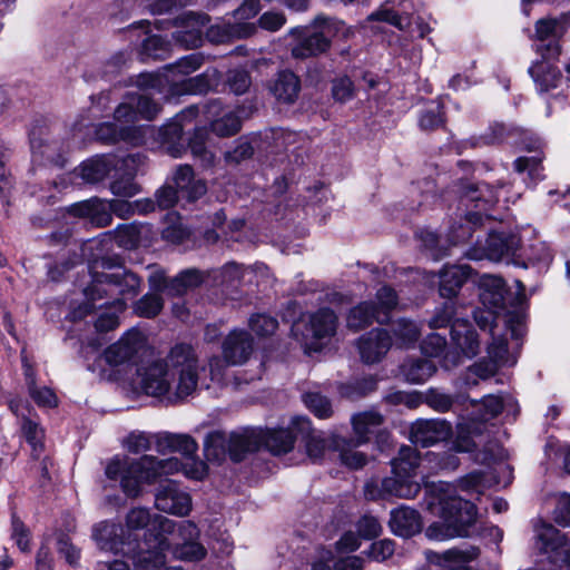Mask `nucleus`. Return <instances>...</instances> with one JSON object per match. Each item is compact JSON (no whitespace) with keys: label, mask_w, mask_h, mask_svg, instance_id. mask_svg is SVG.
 I'll list each match as a JSON object with an SVG mask.
<instances>
[{"label":"nucleus","mask_w":570,"mask_h":570,"mask_svg":"<svg viewBox=\"0 0 570 570\" xmlns=\"http://www.w3.org/2000/svg\"><path fill=\"white\" fill-rule=\"evenodd\" d=\"M197 368V356L193 347L177 344L170 350L166 361L139 368L135 385L146 395L176 403L196 391Z\"/></svg>","instance_id":"nucleus-1"},{"label":"nucleus","mask_w":570,"mask_h":570,"mask_svg":"<svg viewBox=\"0 0 570 570\" xmlns=\"http://www.w3.org/2000/svg\"><path fill=\"white\" fill-rule=\"evenodd\" d=\"M428 509L442 521L433 522L425 530L431 540L444 541L475 535L476 507L456 494V488L448 482L425 485Z\"/></svg>","instance_id":"nucleus-2"},{"label":"nucleus","mask_w":570,"mask_h":570,"mask_svg":"<svg viewBox=\"0 0 570 570\" xmlns=\"http://www.w3.org/2000/svg\"><path fill=\"white\" fill-rule=\"evenodd\" d=\"M181 469L177 458L157 459L144 455L138 460L112 459L106 466V476L110 480L120 479L122 491L128 497H137L142 483H153L158 478L174 474Z\"/></svg>","instance_id":"nucleus-3"},{"label":"nucleus","mask_w":570,"mask_h":570,"mask_svg":"<svg viewBox=\"0 0 570 570\" xmlns=\"http://www.w3.org/2000/svg\"><path fill=\"white\" fill-rule=\"evenodd\" d=\"M288 35L296 40L291 48L292 56L295 59H307L326 53L333 39H347L352 31L342 20L317 16L309 26L294 27Z\"/></svg>","instance_id":"nucleus-4"},{"label":"nucleus","mask_w":570,"mask_h":570,"mask_svg":"<svg viewBox=\"0 0 570 570\" xmlns=\"http://www.w3.org/2000/svg\"><path fill=\"white\" fill-rule=\"evenodd\" d=\"M140 288L139 277L124 268H117L114 272H95L91 275V283L85 291L86 301L72 311L73 320H81L95 308V301L105 297L114 299L131 298L136 296Z\"/></svg>","instance_id":"nucleus-5"},{"label":"nucleus","mask_w":570,"mask_h":570,"mask_svg":"<svg viewBox=\"0 0 570 570\" xmlns=\"http://www.w3.org/2000/svg\"><path fill=\"white\" fill-rule=\"evenodd\" d=\"M154 528L157 530L158 548L171 551L175 559L199 561L205 558L206 549L197 541L199 530L191 521L177 523L166 517H157Z\"/></svg>","instance_id":"nucleus-6"},{"label":"nucleus","mask_w":570,"mask_h":570,"mask_svg":"<svg viewBox=\"0 0 570 570\" xmlns=\"http://www.w3.org/2000/svg\"><path fill=\"white\" fill-rule=\"evenodd\" d=\"M337 330V316L330 308H320L309 315L305 324V331H301V324H294L293 335L308 351H320L335 335Z\"/></svg>","instance_id":"nucleus-7"},{"label":"nucleus","mask_w":570,"mask_h":570,"mask_svg":"<svg viewBox=\"0 0 570 570\" xmlns=\"http://www.w3.org/2000/svg\"><path fill=\"white\" fill-rule=\"evenodd\" d=\"M456 452H475V461L490 464L502 456V449L495 441H487L481 428L474 422L461 424L453 443Z\"/></svg>","instance_id":"nucleus-8"},{"label":"nucleus","mask_w":570,"mask_h":570,"mask_svg":"<svg viewBox=\"0 0 570 570\" xmlns=\"http://www.w3.org/2000/svg\"><path fill=\"white\" fill-rule=\"evenodd\" d=\"M421 490L417 482L406 476H386L382 480H371L364 487L365 497L370 500L413 499Z\"/></svg>","instance_id":"nucleus-9"},{"label":"nucleus","mask_w":570,"mask_h":570,"mask_svg":"<svg viewBox=\"0 0 570 570\" xmlns=\"http://www.w3.org/2000/svg\"><path fill=\"white\" fill-rule=\"evenodd\" d=\"M520 247L518 235L504 232L491 233L485 239L484 246L469 249L466 256L473 261L490 259L500 262L509 259Z\"/></svg>","instance_id":"nucleus-10"},{"label":"nucleus","mask_w":570,"mask_h":570,"mask_svg":"<svg viewBox=\"0 0 570 570\" xmlns=\"http://www.w3.org/2000/svg\"><path fill=\"white\" fill-rule=\"evenodd\" d=\"M480 554V547L474 544H461L443 552L426 550L425 559L429 563L444 570H474L470 563L476 561Z\"/></svg>","instance_id":"nucleus-11"},{"label":"nucleus","mask_w":570,"mask_h":570,"mask_svg":"<svg viewBox=\"0 0 570 570\" xmlns=\"http://www.w3.org/2000/svg\"><path fill=\"white\" fill-rule=\"evenodd\" d=\"M91 538L98 549L105 552L127 556L135 551V548L130 547V534H126V530L115 522L101 521L95 524Z\"/></svg>","instance_id":"nucleus-12"},{"label":"nucleus","mask_w":570,"mask_h":570,"mask_svg":"<svg viewBox=\"0 0 570 570\" xmlns=\"http://www.w3.org/2000/svg\"><path fill=\"white\" fill-rule=\"evenodd\" d=\"M569 14L542 18L535 23L537 52L544 59H558L561 48L558 38L563 33Z\"/></svg>","instance_id":"nucleus-13"},{"label":"nucleus","mask_w":570,"mask_h":570,"mask_svg":"<svg viewBox=\"0 0 570 570\" xmlns=\"http://www.w3.org/2000/svg\"><path fill=\"white\" fill-rule=\"evenodd\" d=\"M145 346L142 334L137 330L126 332L117 342L109 345L102 357L110 366L134 364Z\"/></svg>","instance_id":"nucleus-14"},{"label":"nucleus","mask_w":570,"mask_h":570,"mask_svg":"<svg viewBox=\"0 0 570 570\" xmlns=\"http://www.w3.org/2000/svg\"><path fill=\"white\" fill-rule=\"evenodd\" d=\"M220 104L217 101L209 102L206 106V112L209 118H214L210 122L213 132L219 137H228L237 134L242 127V120L252 115V108L237 107L234 110L222 112Z\"/></svg>","instance_id":"nucleus-15"},{"label":"nucleus","mask_w":570,"mask_h":570,"mask_svg":"<svg viewBox=\"0 0 570 570\" xmlns=\"http://www.w3.org/2000/svg\"><path fill=\"white\" fill-rule=\"evenodd\" d=\"M9 409L19 420L21 434L38 455L43 449L45 431L35 419L33 409L19 399L11 400Z\"/></svg>","instance_id":"nucleus-16"},{"label":"nucleus","mask_w":570,"mask_h":570,"mask_svg":"<svg viewBox=\"0 0 570 570\" xmlns=\"http://www.w3.org/2000/svg\"><path fill=\"white\" fill-rule=\"evenodd\" d=\"M160 111V106L149 95H129L127 101L120 104L114 114L116 120L135 122L138 116L146 120H153Z\"/></svg>","instance_id":"nucleus-17"},{"label":"nucleus","mask_w":570,"mask_h":570,"mask_svg":"<svg viewBox=\"0 0 570 570\" xmlns=\"http://www.w3.org/2000/svg\"><path fill=\"white\" fill-rule=\"evenodd\" d=\"M451 435V426L443 420H417L412 423L410 439L423 448L446 440Z\"/></svg>","instance_id":"nucleus-18"},{"label":"nucleus","mask_w":570,"mask_h":570,"mask_svg":"<svg viewBox=\"0 0 570 570\" xmlns=\"http://www.w3.org/2000/svg\"><path fill=\"white\" fill-rule=\"evenodd\" d=\"M155 505L159 511L185 515L190 511L191 500L188 493L181 491L175 482L169 481L158 489Z\"/></svg>","instance_id":"nucleus-19"},{"label":"nucleus","mask_w":570,"mask_h":570,"mask_svg":"<svg viewBox=\"0 0 570 570\" xmlns=\"http://www.w3.org/2000/svg\"><path fill=\"white\" fill-rule=\"evenodd\" d=\"M179 21L181 26L173 33L174 40L186 49H194L202 45L203 27L208 22L204 14L194 12L184 13Z\"/></svg>","instance_id":"nucleus-20"},{"label":"nucleus","mask_w":570,"mask_h":570,"mask_svg":"<svg viewBox=\"0 0 570 570\" xmlns=\"http://www.w3.org/2000/svg\"><path fill=\"white\" fill-rule=\"evenodd\" d=\"M392 341L385 330H373L358 340V351L363 362H380L391 348Z\"/></svg>","instance_id":"nucleus-21"},{"label":"nucleus","mask_w":570,"mask_h":570,"mask_svg":"<svg viewBox=\"0 0 570 570\" xmlns=\"http://www.w3.org/2000/svg\"><path fill=\"white\" fill-rule=\"evenodd\" d=\"M253 352V338L244 330H234L225 338L223 355L229 365L245 363Z\"/></svg>","instance_id":"nucleus-22"},{"label":"nucleus","mask_w":570,"mask_h":570,"mask_svg":"<svg viewBox=\"0 0 570 570\" xmlns=\"http://www.w3.org/2000/svg\"><path fill=\"white\" fill-rule=\"evenodd\" d=\"M173 179L180 197L187 202H195L207 191L206 183L203 179H195L194 170L189 165L178 166Z\"/></svg>","instance_id":"nucleus-23"},{"label":"nucleus","mask_w":570,"mask_h":570,"mask_svg":"<svg viewBox=\"0 0 570 570\" xmlns=\"http://www.w3.org/2000/svg\"><path fill=\"white\" fill-rule=\"evenodd\" d=\"M384 423V416L376 410L357 412L351 417V425L356 439V444L362 445L371 440V436L380 431Z\"/></svg>","instance_id":"nucleus-24"},{"label":"nucleus","mask_w":570,"mask_h":570,"mask_svg":"<svg viewBox=\"0 0 570 570\" xmlns=\"http://www.w3.org/2000/svg\"><path fill=\"white\" fill-rule=\"evenodd\" d=\"M451 340L458 350L466 357L479 353L480 343L473 325L463 318H455L451 325Z\"/></svg>","instance_id":"nucleus-25"},{"label":"nucleus","mask_w":570,"mask_h":570,"mask_svg":"<svg viewBox=\"0 0 570 570\" xmlns=\"http://www.w3.org/2000/svg\"><path fill=\"white\" fill-rule=\"evenodd\" d=\"M389 525L394 534L409 538L420 532L421 517L416 510L402 505L391 511Z\"/></svg>","instance_id":"nucleus-26"},{"label":"nucleus","mask_w":570,"mask_h":570,"mask_svg":"<svg viewBox=\"0 0 570 570\" xmlns=\"http://www.w3.org/2000/svg\"><path fill=\"white\" fill-rule=\"evenodd\" d=\"M551 60L541 58V60L535 61L529 68V73L539 92H548L556 89L562 79L561 71L550 62Z\"/></svg>","instance_id":"nucleus-27"},{"label":"nucleus","mask_w":570,"mask_h":570,"mask_svg":"<svg viewBox=\"0 0 570 570\" xmlns=\"http://www.w3.org/2000/svg\"><path fill=\"white\" fill-rule=\"evenodd\" d=\"M125 124L127 122L124 119L121 121L115 119L114 122H105L98 127L97 136L106 142L126 141L131 145H138L141 141L139 131L135 127L125 126Z\"/></svg>","instance_id":"nucleus-28"},{"label":"nucleus","mask_w":570,"mask_h":570,"mask_svg":"<svg viewBox=\"0 0 570 570\" xmlns=\"http://www.w3.org/2000/svg\"><path fill=\"white\" fill-rule=\"evenodd\" d=\"M470 274L471 268L468 265H454L445 267L439 275L440 295L445 298H452L456 296Z\"/></svg>","instance_id":"nucleus-29"},{"label":"nucleus","mask_w":570,"mask_h":570,"mask_svg":"<svg viewBox=\"0 0 570 570\" xmlns=\"http://www.w3.org/2000/svg\"><path fill=\"white\" fill-rule=\"evenodd\" d=\"M69 213L78 217H87L97 226L105 227L111 223V214L105 203L92 198L70 206Z\"/></svg>","instance_id":"nucleus-30"},{"label":"nucleus","mask_w":570,"mask_h":570,"mask_svg":"<svg viewBox=\"0 0 570 570\" xmlns=\"http://www.w3.org/2000/svg\"><path fill=\"white\" fill-rule=\"evenodd\" d=\"M299 90V78L289 70L278 72L271 85V91L274 97L285 104H293L298 97Z\"/></svg>","instance_id":"nucleus-31"},{"label":"nucleus","mask_w":570,"mask_h":570,"mask_svg":"<svg viewBox=\"0 0 570 570\" xmlns=\"http://www.w3.org/2000/svg\"><path fill=\"white\" fill-rule=\"evenodd\" d=\"M481 301L485 306L501 309L507 306L508 291L501 277L488 276L482 282Z\"/></svg>","instance_id":"nucleus-32"},{"label":"nucleus","mask_w":570,"mask_h":570,"mask_svg":"<svg viewBox=\"0 0 570 570\" xmlns=\"http://www.w3.org/2000/svg\"><path fill=\"white\" fill-rule=\"evenodd\" d=\"M125 307L126 303H124L122 299H114L110 304H95V308L83 317L94 313L97 308L101 309L95 322V327L98 332H108L119 326V314L125 311Z\"/></svg>","instance_id":"nucleus-33"},{"label":"nucleus","mask_w":570,"mask_h":570,"mask_svg":"<svg viewBox=\"0 0 570 570\" xmlns=\"http://www.w3.org/2000/svg\"><path fill=\"white\" fill-rule=\"evenodd\" d=\"M59 144L51 140L48 135L31 132L30 147L32 156L36 159H46L53 164H62V156L60 154Z\"/></svg>","instance_id":"nucleus-34"},{"label":"nucleus","mask_w":570,"mask_h":570,"mask_svg":"<svg viewBox=\"0 0 570 570\" xmlns=\"http://www.w3.org/2000/svg\"><path fill=\"white\" fill-rule=\"evenodd\" d=\"M155 438L157 440V448L159 451L169 450L180 452L187 458H193L198 449L196 441L186 434L166 433Z\"/></svg>","instance_id":"nucleus-35"},{"label":"nucleus","mask_w":570,"mask_h":570,"mask_svg":"<svg viewBox=\"0 0 570 570\" xmlns=\"http://www.w3.org/2000/svg\"><path fill=\"white\" fill-rule=\"evenodd\" d=\"M333 449L340 453L341 462L348 466L350 469H361L366 462V455L356 451L355 448L358 446L356 444V439L346 440L344 438L334 436L332 439Z\"/></svg>","instance_id":"nucleus-36"},{"label":"nucleus","mask_w":570,"mask_h":570,"mask_svg":"<svg viewBox=\"0 0 570 570\" xmlns=\"http://www.w3.org/2000/svg\"><path fill=\"white\" fill-rule=\"evenodd\" d=\"M376 321L384 323L381 313L375 309V305L364 302L352 308L347 316V326L354 331L362 330Z\"/></svg>","instance_id":"nucleus-37"},{"label":"nucleus","mask_w":570,"mask_h":570,"mask_svg":"<svg viewBox=\"0 0 570 570\" xmlns=\"http://www.w3.org/2000/svg\"><path fill=\"white\" fill-rule=\"evenodd\" d=\"M420 454L416 449L403 445L399 455L392 460V472L400 476L410 479L415 474V470L420 465Z\"/></svg>","instance_id":"nucleus-38"},{"label":"nucleus","mask_w":570,"mask_h":570,"mask_svg":"<svg viewBox=\"0 0 570 570\" xmlns=\"http://www.w3.org/2000/svg\"><path fill=\"white\" fill-rule=\"evenodd\" d=\"M474 420L487 422L497 417L503 410V400L499 395H487L480 401L472 400Z\"/></svg>","instance_id":"nucleus-39"},{"label":"nucleus","mask_w":570,"mask_h":570,"mask_svg":"<svg viewBox=\"0 0 570 570\" xmlns=\"http://www.w3.org/2000/svg\"><path fill=\"white\" fill-rule=\"evenodd\" d=\"M401 370L406 381L420 384L435 373L436 366L432 361L417 358L405 362Z\"/></svg>","instance_id":"nucleus-40"},{"label":"nucleus","mask_w":570,"mask_h":570,"mask_svg":"<svg viewBox=\"0 0 570 570\" xmlns=\"http://www.w3.org/2000/svg\"><path fill=\"white\" fill-rule=\"evenodd\" d=\"M203 281L204 277L200 272L197 269H186L169 281L168 294L171 296H181L198 287Z\"/></svg>","instance_id":"nucleus-41"},{"label":"nucleus","mask_w":570,"mask_h":570,"mask_svg":"<svg viewBox=\"0 0 570 570\" xmlns=\"http://www.w3.org/2000/svg\"><path fill=\"white\" fill-rule=\"evenodd\" d=\"M148 550L140 553L135 570H161L166 562L165 550L158 548L157 535L148 542Z\"/></svg>","instance_id":"nucleus-42"},{"label":"nucleus","mask_w":570,"mask_h":570,"mask_svg":"<svg viewBox=\"0 0 570 570\" xmlns=\"http://www.w3.org/2000/svg\"><path fill=\"white\" fill-rule=\"evenodd\" d=\"M110 168V161L107 158L96 157L82 163L79 175L86 183L95 184L105 179Z\"/></svg>","instance_id":"nucleus-43"},{"label":"nucleus","mask_w":570,"mask_h":570,"mask_svg":"<svg viewBox=\"0 0 570 570\" xmlns=\"http://www.w3.org/2000/svg\"><path fill=\"white\" fill-rule=\"evenodd\" d=\"M24 375L27 380L29 395L39 406L52 407L57 405L56 394L49 387L37 386L33 371L27 364H24Z\"/></svg>","instance_id":"nucleus-44"},{"label":"nucleus","mask_w":570,"mask_h":570,"mask_svg":"<svg viewBox=\"0 0 570 570\" xmlns=\"http://www.w3.org/2000/svg\"><path fill=\"white\" fill-rule=\"evenodd\" d=\"M295 442L292 431L286 429L272 430L265 438L266 448L275 455L289 452Z\"/></svg>","instance_id":"nucleus-45"},{"label":"nucleus","mask_w":570,"mask_h":570,"mask_svg":"<svg viewBox=\"0 0 570 570\" xmlns=\"http://www.w3.org/2000/svg\"><path fill=\"white\" fill-rule=\"evenodd\" d=\"M228 434L223 431H214L207 434L204 441V451L208 460H223L228 453Z\"/></svg>","instance_id":"nucleus-46"},{"label":"nucleus","mask_w":570,"mask_h":570,"mask_svg":"<svg viewBox=\"0 0 570 570\" xmlns=\"http://www.w3.org/2000/svg\"><path fill=\"white\" fill-rule=\"evenodd\" d=\"M255 446V440L246 433L228 434V454L234 462L242 461L245 454L253 451Z\"/></svg>","instance_id":"nucleus-47"},{"label":"nucleus","mask_w":570,"mask_h":570,"mask_svg":"<svg viewBox=\"0 0 570 570\" xmlns=\"http://www.w3.org/2000/svg\"><path fill=\"white\" fill-rule=\"evenodd\" d=\"M198 109L195 106L188 107L181 112L177 114L173 121L166 125L163 129V137L166 141H174L180 139L183 128L186 121H191L197 116Z\"/></svg>","instance_id":"nucleus-48"},{"label":"nucleus","mask_w":570,"mask_h":570,"mask_svg":"<svg viewBox=\"0 0 570 570\" xmlns=\"http://www.w3.org/2000/svg\"><path fill=\"white\" fill-rule=\"evenodd\" d=\"M393 332L397 338V343L402 347L413 345L420 336V328L417 325L405 318H401L395 323Z\"/></svg>","instance_id":"nucleus-49"},{"label":"nucleus","mask_w":570,"mask_h":570,"mask_svg":"<svg viewBox=\"0 0 570 570\" xmlns=\"http://www.w3.org/2000/svg\"><path fill=\"white\" fill-rule=\"evenodd\" d=\"M206 131L204 129L196 130L194 137L189 141L190 150L194 157L198 158L204 167H212L215 161V155L207 150L205 146Z\"/></svg>","instance_id":"nucleus-50"},{"label":"nucleus","mask_w":570,"mask_h":570,"mask_svg":"<svg viewBox=\"0 0 570 570\" xmlns=\"http://www.w3.org/2000/svg\"><path fill=\"white\" fill-rule=\"evenodd\" d=\"M246 271V268H243L236 263H228L224 265L218 275L215 276V281L226 288H236L242 283Z\"/></svg>","instance_id":"nucleus-51"},{"label":"nucleus","mask_w":570,"mask_h":570,"mask_svg":"<svg viewBox=\"0 0 570 570\" xmlns=\"http://www.w3.org/2000/svg\"><path fill=\"white\" fill-rule=\"evenodd\" d=\"M466 197L471 202H475V207L480 209H487L498 202L497 191L485 183L479 184L476 187L468 191Z\"/></svg>","instance_id":"nucleus-52"},{"label":"nucleus","mask_w":570,"mask_h":570,"mask_svg":"<svg viewBox=\"0 0 570 570\" xmlns=\"http://www.w3.org/2000/svg\"><path fill=\"white\" fill-rule=\"evenodd\" d=\"M305 405L318 419H328L333 414V409L330 401L318 393H306L304 395Z\"/></svg>","instance_id":"nucleus-53"},{"label":"nucleus","mask_w":570,"mask_h":570,"mask_svg":"<svg viewBox=\"0 0 570 570\" xmlns=\"http://www.w3.org/2000/svg\"><path fill=\"white\" fill-rule=\"evenodd\" d=\"M156 515L153 520L150 518V513L147 509L144 508H135L131 509L127 517H126V527L127 532L126 534H130V531L132 530H139L147 527L149 523H151L153 531L156 532L155 537L157 535V530L154 528V520L157 518Z\"/></svg>","instance_id":"nucleus-54"},{"label":"nucleus","mask_w":570,"mask_h":570,"mask_svg":"<svg viewBox=\"0 0 570 570\" xmlns=\"http://www.w3.org/2000/svg\"><path fill=\"white\" fill-rule=\"evenodd\" d=\"M164 306L163 299L157 294H146L135 305V311L144 317H154L159 314Z\"/></svg>","instance_id":"nucleus-55"},{"label":"nucleus","mask_w":570,"mask_h":570,"mask_svg":"<svg viewBox=\"0 0 570 570\" xmlns=\"http://www.w3.org/2000/svg\"><path fill=\"white\" fill-rule=\"evenodd\" d=\"M500 365L492 358L489 357V360H482L472 366L469 367V371L466 373L465 377V384H476V380H470V374H473L478 376L479 379L487 380L491 376H493Z\"/></svg>","instance_id":"nucleus-56"},{"label":"nucleus","mask_w":570,"mask_h":570,"mask_svg":"<svg viewBox=\"0 0 570 570\" xmlns=\"http://www.w3.org/2000/svg\"><path fill=\"white\" fill-rule=\"evenodd\" d=\"M249 327L258 336H269L276 332L278 322L272 316L256 314L249 318Z\"/></svg>","instance_id":"nucleus-57"},{"label":"nucleus","mask_w":570,"mask_h":570,"mask_svg":"<svg viewBox=\"0 0 570 570\" xmlns=\"http://www.w3.org/2000/svg\"><path fill=\"white\" fill-rule=\"evenodd\" d=\"M331 448H333L332 440L326 441L320 434L312 433L307 438L306 453L314 462L321 460Z\"/></svg>","instance_id":"nucleus-58"},{"label":"nucleus","mask_w":570,"mask_h":570,"mask_svg":"<svg viewBox=\"0 0 570 570\" xmlns=\"http://www.w3.org/2000/svg\"><path fill=\"white\" fill-rule=\"evenodd\" d=\"M376 299L379 302V306H375V309L381 313L382 318L386 322L389 318V312L397 304V295L392 287L383 286L377 291Z\"/></svg>","instance_id":"nucleus-59"},{"label":"nucleus","mask_w":570,"mask_h":570,"mask_svg":"<svg viewBox=\"0 0 570 570\" xmlns=\"http://www.w3.org/2000/svg\"><path fill=\"white\" fill-rule=\"evenodd\" d=\"M116 243L124 248H134L139 242L138 228L134 225H121L115 230Z\"/></svg>","instance_id":"nucleus-60"},{"label":"nucleus","mask_w":570,"mask_h":570,"mask_svg":"<svg viewBox=\"0 0 570 570\" xmlns=\"http://www.w3.org/2000/svg\"><path fill=\"white\" fill-rule=\"evenodd\" d=\"M492 342L488 347V356L494 360L500 366L509 363L508 342L503 337H495L491 328Z\"/></svg>","instance_id":"nucleus-61"},{"label":"nucleus","mask_w":570,"mask_h":570,"mask_svg":"<svg viewBox=\"0 0 570 570\" xmlns=\"http://www.w3.org/2000/svg\"><path fill=\"white\" fill-rule=\"evenodd\" d=\"M354 85L348 77H341L333 80L332 96L338 102H346L354 97Z\"/></svg>","instance_id":"nucleus-62"},{"label":"nucleus","mask_w":570,"mask_h":570,"mask_svg":"<svg viewBox=\"0 0 570 570\" xmlns=\"http://www.w3.org/2000/svg\"><path fill=\"white\" fill-rule=\"evenodd\" d=\"M226 82L235 95H243L250 86V77L245 70H232L228 72Z\"/></svg>","instance_id":"nucleus-63"},{"label":"nucleus","mask_w":570,"mask_h":570,"mask_svg":"<svg viewBox=\"0 0 570 570\" xmlns=\"http://www.w3.org/2000/svg\"><path fill=\"white\" fill-rule=\"evenodd\" d=\"M553 520L561 527H570V494H561L553 511Z\"/></svg>","instance_id":"nucleus-64"}]
</instances>
